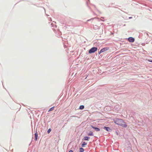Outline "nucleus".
<instances>
[{"label":"nucleus","mask_w":152,"mask_h":152,"mask_svg":"<svg viewBox=\"0 0 152 152\" xmlns=\"http://www.w3.org/2000/svg\"><path fill=\"white\" fill-rule=\"evenodd\" d=\"M84 151V149L83 148H80V152H83Z\"/></svg>","instance_id":"obj_13"},{"label":"nucleus","mask_w":152,"mask_h":152,"mask_svg":"<svg viewBox=\"0 0 152 152\" xmlns=\"http://www.w3.org/2000/svg\"><path fill=\"white\" fill-rule=\"evenodd\" d=\"M84 108V106L83 105H81L80 106L79 108L80 109L82 110Z\"/></svg>","instance_id":"obj_11"},{"label":"nucleus","mask_w":152,"mask_h":152,"mask_svg":"<svg viewBox=\"0 0 152 152\" xmlns=\"http://www.w3.org/2000/svg\"><path fill=\"white\" fill-rule=\"evenodd\" d=\"M54 107H53L51 108L49 110H48V112L51 111L53 110Z\"/></svg>","instance_id":"obj_12"},{"label":"nucleus","mask_w":152,"mask_h":152,"mask_svg":"<svg viewBox=\"0 0 152 152\" xmlns=\"http://www.w3.org/2000/svg\"><path fill=\"white\" fill-rule=\"evenodd\" d=\"M115 123L122 127L126 128L127 126L126 123L121 119L115 118L113 120Z\"/></svg>","instance_id":"obj_1"},{"label":"nucleus","mask_w":152,"mask_h":152,"mask_svg":"<svg viewBox=\"0 0 152 152\" xmlns=\"http://www.w3.org/2000/svg\"><path fill=\"white\" fill-rule=\"evenodd\" d=\"M90 138L89 137H84V140H88Z\"/></svg>","instance_id":"obj_8"},{"label":"nucleus","mask_w":152,"mask_h":152,"mask_svg":"<svg viewBox=\"0 0 152 152\" xmlns=\"http://www.w3.org/2000/svg\"><path fill=\"white\" fill-rule=\"evenodd\" d=\"M129 18H132V17H129Z\"/></svg>","instance_id":"obj_17"},{"label":"nucleus","mask_w":152,"mask_h":152,"mask_svg":"<svg viewBox=\"0 0 152 152\" xmlns=\"http://www.w3.org/2000/svg\"><path fill=\"white\" fill-rule=\"evenodd\" d=\"M128 40L129 42H132L134 41V39L133 37H130L128 39Z\"/></svg>","instance_id":"obj_4"},{"label":"nucleus","mask_w":152,"mask_h":152,"mask_svg":"<svg viewBox=\"0 0 152 152\" xmlns=\"http://www.w3.org/2000/svg\"><path fill=\"white\" fill-rule=\"evenodd\" d=\"M51 131V129H49L48 131V133H49Z\"/></svg>","instance_id":"obj_14"},{"label":"nucleus","mask_w":152,"mask_h":152,"mask_svg":"<svg viewBox=\"0 0 152 152\" xmlns=\"http://www.w3.org/2000/svg\"><path fill=\"white\" fill-rule=\"evenodd\" d=\"M88 136H93L94 135L93 134L92 132H90L88 134Z\"/></svg>","instance_id":"obj_7"},{"label":"nucleus","mask_w":152,"mask_h":152,"mask_svg":"<svg viewBox=\"0 0 152 152\" xmlns=\"http://www.w3.org/2000/svg\"><path fill=\"white\" fill-rule=\"evenodd\" d=\"M107 50L106 48H103L99 52V54L101 53H102Z\"/></svg>","instance_id":"obj_3"},{"label":"nucleus","mask_w":152,"mask_h":152,"mask_svg":"<svg viewBox=\"0 0 152 152\" xmlns=\"http://www.w3.org/2000/svg\"><path fill=\"white\" fill-rule=\"evenodd\" d=\"M35 140H37V137H38V134L37 133H36L35 134Z\"/></svg>","instance_id":"obj_10"},{"label":"nucleus","mask_w":152,"mask_h":152,"mask_svg":"<svg viewBox=\"0 0 152 152\" xmlns=\"http://www.w3.org/2000/svg\"><path fill=\"white\" fill-rule=\"evenodd\" d=\"M91 127L93 129H95L96 131H100V129L98 128L92 126H91Z\"/></svg>","instance_id":"obj_5"},{"label":"nucleus","mask_w":152,"mask_h":152,"mask_svg":"<svg viewBox=\"0 0 152 152\" xmlns=\"http://www.w3.org/2000/svg\"><path fill=\"white\" fill-rule=\"evenodd\" d=\"M104 129L105 130H106L107 131H109L110 130V127H107L104 126Z\"/></svg>","instance_id":"obj_6"},{"label":"nucleus","mask_w":152,"mask_h":152,"mask_svg":"<svg viewBox=\"0 0 152 152\" xmlns=\"http://www.w3.org/2000/svg\"><path fill=\"white\" fill-rule=\"evenodd\" d=\"M87 143L85 142H84L82 145V146L83 147H85V145H86Z\"/></svg>","instance_id":"obj_9"},{"label":"nucleus","mask_w":152,"mask_h":152,"mask_svg":"<svg viewBox=\"0 0 152 152\" xmlns=\"http://www.w3.org/2000/svg\"><path fill=\"white\" fill-rule=\"evenodd\" d=\"M69 152H73V151L72 150H70V151H69Z\"/></svg>","instance_id":"obj_16"},{"label":"nucleus","mask_w":152,"mask_h":152,"mask_svg":"<svg viewBox=\"0 0 152 152\" xmlns=\"http://www.w3.org/2000/svg\"><path fill=\"white\" fill-rule=\"evenodd\" d=\"M97 50V48L96 47H93L91 48L89 51V53H91L95 52Z\"/></svg>","instance_id":"obj_2"},{"label":"nucleus","mask_w":152,"mask_h":152,"mask_svg":"<svg viewBox=\"0 0 152 152\" xmlns=\"http://www.w3.org/2000/svg\"><path fill=\"white\" fill-rule=\"evenodd\" d=\"M148 61H149L151 62H152V60H148Z\"/></svg>","instance_id":"obj_15"}]
</instances>
